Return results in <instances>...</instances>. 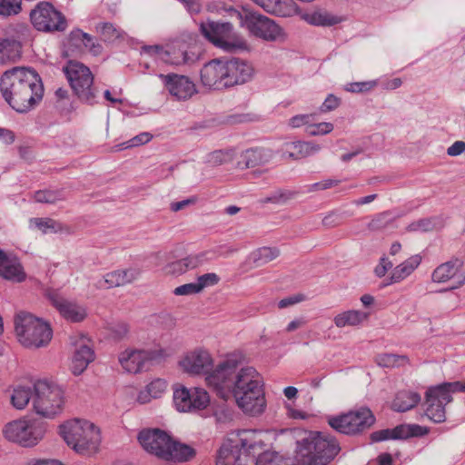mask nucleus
<instances>
[{
  "mask_svg": "<svg viewBox=\"0 0 465 465\" xmlns=\"http://www.w3.org/2000/svg\"><path fill=\"white\" fill-rule=\"evenodd\" d=\"M5 101L17 113H27L43 98L44 86L38 74L25 67L5 72L0 82Z\"/></svg>",
  "mask_w": 465,
  "mask_h": 465,
  "instance_id": "1",
  "label": "nucleus"
},
{
  "mask_svg": "<svg viewBox=\"0 0 465 465\" xmlns=\"http://www.w3.org/2000/svg\"><path fill=\"white\" fill-rule=\"evenodd\" d=\"M138 440L145 451L165 461L183 462L195 454L191 446L173 440L159 429L142 430Z\"/></svg>",
  "mask_w": 465,
  "mask_h": 465,
  "instance_id": "2",
  "label": "nucleus"
},
{
  "mask_svg": "<svg viewBox=\"0 0 465 465\" xmlns=\"http://www.w3.org/2000/svg\"><path fill=\"white\" fill-rule=\"evenodd\" d=\"M59 434L76 453L92 456L99 451L102 437L100 429L84 419H71L59 426Z\"/></svg>",
  "mask_w": 465,
  "mask_h": 465,
  "instance_id": "3",
  "label": "nucleus"
},
{
  "mask_svg": "<svg viewBox=\"0 0 465 465\" xmlns=\"http://www.w3.org/2000/svg\"><path fill=\"white\" fill-rule=\"evenodd\" d=\"M340 450L334 438L323 432H312L300 442L294 465H328Z\"/></svg>",
  "mask_w": 465,
  "mask_h": 465,
  "instance_id": "4",
  "label": "nucleus"
},
{
  "mask_svg": "<svg viewBox=\"0 0 465 465\" xmlns=\"http://www.w3.org/2000/svg\"><path fill=\"white\" fill-rule=\"evenodd\" d=\"M65 405L64 389L55 381L39 379L34 383L33 410L46 419L60 415Z\"/></svg>",
  "mask_w": 465,
  "mask_h": 465,
  "instance_id": "5",
  "label": "nucleus"
},
{
  "mask_svg": "<svg viewBox=\"0 0 465 465\" xmlns=\"http://www.w3.org/2000/svg\"><path fill=\"white\" fill-rule=\"evenodd\" d=\"M15 330L19 342L25 348L45 347L53 337L48 323L25 312L16 314Z\"/></svg>",
  "mask_w": 465,
  "mask_h": 465,
  "instance_id": "6",
  "label": "nucleus"
},
{
  "mask_svg": "<svg viewBox=\"0 0 465 465\" xmlns=\"http://www.w3.org/2000/svg\"><path fill=\"white\" fill-rule=\"evenodd\" d=\"M6 440L24 448L39 444L46 433V424L36 419H17L7 422L3 430Z\"/></svg>",
  "mask_w": 465,
  "mask_h": 465,
  "instance_id": "7",
  "label": "nucleus"
},
{
  "mask_svg": "<svg viewBox=\"0 0 465 465\" xmlns=\"http://www.w3.org/2000/svg\"><path fill=\"white\" fill-rule=\"evenodd\" d=\"M234 15L239 21L240 27L251 35L273 42L282 35V28L273 20L253 10L248 5L234 9Z\"/></svg>",
  "mask_w": 465,
  "mask_h": 465,
  "instance_id": "8",
  "label": "nucleus"
},
{
  "mask_svg": "<svg viewBox=\"0 0 465 465\" xmlns=\"http://www.w3.org/2000/svg\"><path fill=\"white\" fill-rule=\"evenodd\" d=\"M66 79L81 102L94 104L96 102L98 91L94 86V75L84 64L70 60L63 68Z\"/></svg>",
  "mask_w": 465,
  "mask_h": 465,
  "instance_id": "9",
  "label": "nucleus"
},
{
  "mask_svg": "<svg viewBox=\"0 0 465 465\" xmlns=\"http://www.w3.org/2000/svg\"><path fill=\"white\" fill-rule=\"evenodd\" d=\"M465 392V381L443 382L426 391V415L434 422L446 420L445 406L452 401V393Z\"/></svg>",
  "mask_w": 465,
  "mask_h": 465,
  "instance_id": "10",
  "label": "nucleus"
},
{
  "mask_svg": "<svg viewBox=\"0 0 465 465\" xmlns=\"http://www.w3.org/2000/svg\"><path fill=\"white\" fill-rule=\"evenodd\" d=\"M375 416L367 407H361L328 419L329 425L338 432L355 435L370 429L375 423Z\"/></svg>",
  "mask_w": 465,
  "mask_h": 465,
  "instance_id": "11",
  "label": "nucleus"
},
{
  "mask_svg": "<svg viewBox=\"0 0 465 465\" xmlns=\"http://www.w3.org/2000/svg\"><path fill=\"white\" fill-rule=\"evenodd\" d=\"M204 378L205 386L218 398L228 401L232 396V359L220 361Z\"/></svg>",
  "mask_w": 465,
  "mask_h": 465,
  "instance_id": "12",
  "label": "nucleus"
},
{
  "mask_svg": "<svg viewBox=\"0 0 465 465\" xmlns=\"http://www.w3.org/2000/svg\"><path fill=\"white\" fill-rule=\"evenodd\" d=\"M173 401L177 411L194 413L205 410L211 398L208 391L202 387L187 388L178 384L173 387Z\"/></svg>",
  "mask_w": 465,
  "mask_h": 465,
  "instance_id": "13",
  "label": "nucleus"
},
{
  "mask_svg": "<svg viewBox=\"0 0 465 465\" xmlns=\"http://www.w3.org/2000/svg\"><path fill=\"white\" fill-rule=\"evenodd\" d=\"M214 363L215 359L212 351L203 346L187 351L177 362L180 371L190 377H204Z\"/></svg>",
  "mask_w": 465,
  "mask_h": 465,
  "instance_id": "14",
  "label": "nucleus"
},
{
  "mask_svg": "<svg viewBox=\"0 0 465 465\" xmlns=\"http://www.w3.org/2000/svg\"><path fill=\"white\" fill-rule=\"evenodd\" d=\"M30 20L40 32H63L67 27L65 17L48 2L38 3L30 12Z\"/></svg>",
  "mask_w": 465,
  "mask_h": 465,
  "instance_id": "15",
  "label": "nucleus"
},
{
  "mask_svg": "<svg viewBox=\"0 0 465 465\" xmlns=\"http://www.w3.org/2000/svg\"><path fill=\"white\" fill-rule=\"evenodd\" d=\"M231 62L217 58L205 64L201 70V81L203 85L223 89L232 84Z\"/></svg>",
  "mask_w": 465,
  "mask_h": 465,
  "instance_id": "16",
  "label": "nucleus"
},
{
  "mask_svg": "<svg viewBox=\"0 0 465 465\" xmlns=\"http://www.w3.org/2000/svg\"><path fill=\"white\" fill-rule=\"evenodd\" d=\"M200 31L215 47L225 52L232 50V26L230 23L208 19L200 23Z\"/></svg>",
  "mask_w": 465,
  "mask_h": 465,
  "instance_id": "17",
  "label": "nucleus"
},
{
  "mask_svg": "<svg viewBox=\"0 0 465 465\" xmlns=\"http://www.w3.org/2000/svg\"><path fill=\"white\" fill-rule=\"evenodd\" d=\"M70 343L73 347L71 371L74 375H80L94 360V351L91 341L83 334L71 336Z\"/></svg>",
  "mask_w": 465,
  "mask_h": 465,
  "instance_id": "18",
  "label": "nucleus"
},
{
  "mask_svg": "<svg viewBox=\"0 0 465 465\" xmlns=\"http://www.w3.org/2000/svg\"><path fill=\"white\" fill-rule=\"evenodd\" d=\"M234 401L245 415L257 417L262 414L266 408V400L262 386L254 389L234 390Z\"/></svg>",
  "mask_w": 465,
  "mask_h": 465,
  "instance_id": "19",
  "label": "nucleus"
},
{
  "mask_svg": "<svg viewBox=\"0 0 465 465\" xmlns=\"http://www.w3.org/2000/svg\"><path fill=\"white\" fill-rule=\"evenodd\" d=\"M141 55L143 59H153L155 62H162L170 64H182L188 63L187 54L180 49L167 45H143L141 48Z\"/></svg>",
  "mask_w": 465,
  "mask_h": 465,
  "instance_id": "20",
  "label": "nucleus"
},
{
  "mask_svg": "<svg viewBox=\"0 0 465 465\" xmlns=\"http://www.w3.org/2000/svg\"><path fill=\"white\" fill-rule=\"evenodd\" d=\"M52 305L68 322H81L87 317L86 308L78 302L68 300L55 292L47 294Z\"/></svg>",
  "mask_w": 465,
  "mask_h": 465,
  "instance_id": "21",
  "label": "nucleus"
},
{
  "mask_svg": "<svg viewBox=\"0 0 465 465\" xmlns=\"http://www.w3.org/2000/svg\"><path fill=\"white\" fill-rule=\"evenodd\" d=\"M169 94L177 100H187L195 93V84L184 75L175 74H159Z\"/></svg>",
  "mask_w": 465,
  "mask_h": 465,
  "instance_id": "22",
  "label": "nucleus"
},
{
  "mask_svg": "<svg viewBox=\"0 0 465 465\" xmlns=\"http://www.w3.org/2000/svg\"><path fill=\"white\" fill-rule=\"evenodd\" d=\"M462 268L463 262L460 259H451L436 267L431 274V280L434 282L442 283L456 278L457 284L451 289L461 287L465 284V271H462Z\"/></svg>",
  "mask_w": 465,
  "mask_h": 465,
  "instance_id": "23",
  "label": "nucleus"
},
{
  "mask_svg": "<svg viewBox=\"0 0 465 465\" xmlns=\"http://www.w3.org/2000/svg\"><path fill=\"white\" fill-rule=\"evenodd\" d=\"M139 276L140 271L138 269L129 268L125 270H116L106 273L98 281L97 286L106 289L124 286L137 280Z\"/></svg>",
  "mask_w": 465,
  "mask_h": 465,
  "instance_id": "24",
  "label": "nucleus"
},
{
  "mask_svg": "<svg viewBox=\"0 0 465 465\" xmlns=\"http://www.w3.org/2000/svg\"><path fill=\"white\" fill-rule=\"evenodd\" d=\"M0 276L5 280L22 282L25 280L26 274L15 257L7 255L0 249Z\"/></svg>",
  "mask_w": 465,
  "mask_h": 465,
  "instance_id": "25",
  "label": "nucleus"
},
{
  "mask_svg": "<svg viewBox=\"0 0 465 465\" xmlns=\"http://www.w3.org/2000/svg\"><path fill=\"white\" fill-rule=\"evenodd\" d=\"M280 255V250L276 247L263 246L252 252L242 265V272H248L267 264Z\"/></svg>",
  "mask_w": 465,
  "mask_h": 465,
  "instance_id": "26",
  "label": "nucleus"
},
{
  "mask_svg": "<svg viewBox=\"0 0 465 465\" xmlns=\"http://www.w3.org/2000/svg\"><path fill=\"white\" fill-rule=\"evenodd\" d=\"M143 350L126 349L119 354L122 368L130 373L141 371L146 365Z\"/></svg>",
  "mask_w": 465,
  "mask_h": 465,
  "instance_id": "27",
  "label": "nucleus"
},
{
  "mask_svg": "<svg viewBox=\"0 0 465 465\" xmlns=\"http://www.w3.org/2000/svg\"><path fill=\"white\" fill-rule=\"evenodd\" d=\"M262 386L258 371L252 366L241 367L234 375V390L245 391Z\"/></svg>",
  "mask_w": 465,
  "mask_h": 465,
  "instance_id": "28",
  "label": "nucleus"
},
{
  "mask_svg": "<svg viewBox=\"0 0 465 465\" xmlns=\"http://www.w3.org/2000/svg\"><path fill=\"white\" fill-rule=\"evenodd\" d=\"M270 157L271 154L267 150L262 148L248 149L239 156L237 168L244 169L259 166L269 162Z\"/></svg>",
  "mask_w": 465,
  "mask_h": 465,
  "instance_id": "29",
  "label": "nucleus"
},
{
  "mask_svg": "<svg viewBox=\"0 0 465 465\" xmlns=\"http://www.w3.org/2000/svg\"><path fill=\"white\" fill-rule=\"evenodd\" d=\"M421 256L415 254L394 267L390 276V283L401 282L410 276L420 264Z\"/></svg>",
  "mask_w": 465,
  "mask_h": 465,
  "instance_id": "30",
  "label": "nucleus"
},
{
  "mask_svg": "<svg viewBox=\"0 0 465 465\" xmlns=\"http://www.w3.org/2000/svg\"><path fill=\"white\" fill-rule=\"evenodd\" d=\"M369 317V312L359 310H348L337 314L333 322L338 328L357 327L367 321Z\"/></svg>",
  "mask_w": 465,
  "mask_h": 465,
  "instance_id": "31",
  "label": "nucleus"
},
{
  "mask_svg": "<svg viewBox=\"0 0 465 465\" xmlns=\"http://www.w3.org/2000/svg\"><path fill=\"white\" fill-rule=\"evenodd\" d=\"M203 254L190 255L181 260L169 262L163 267L165 274H182L189 269L199 266L203 262Z\"/></svg>",
  "mask_w": 465,
  "mask_h": 465,
  "instance_id": "32",
  "label": "nucleus"
},
{
  "mask_svg": "<svg viewBox=\"0 0 465 465\" xmlns=\"http://www.w3.org/2000/svg\"><path fill=\"white\" fill-rule=\"evenodd\" d=\"M167 386L168 383L164 379L156 378L138 393L137 401L144 404L149 402L152 399H158L166 391Z\"/></svg>",
  "mask_w": 465,
  "mask_h": 465,
  "instance_id": "33",
  "label": "nucleus"
},
{
  "mask_svg": "<svg viewBox=\"0 0 465 465\" xmlns=\"http://www.w3.org/2000/svg\"><path fill=\"white\" fill-rule=\"evenodd\" d=\"M285 147L284 155L292 159L305 158L319 152L321 149L318 144L301 141L286 143Z\"/></svg>",
  "mask_w": 465,
  "mask_h": 465,
  "instance_id": "34",
  "label": "nucleus"
},
{
  "mask_svg": "<svg viewBox=\"0 0 465 465\" xmlns=\"http://www.w3.org/2000/svg\"><path fill=\"white\" fill-rule=\"evenodd\" d=\"M420 401L419 393L410 391H399L391 404L393 411L404 412L414 408Z\"/></svg>",
  "mask_w": 465,
  "mask_h": 465,
  "instance_id": "35",
  "label": "nucleus"
},
{
  "mask_svg": "<svg viewBox=\"0 0 465 465\" xmlns=\"http://www.w3.org/2000/svg\"><path fill=\"white\" fill-rule=\"evenodd\" d=\"M30 228L39 230L42 233H57L61 232H68V227L62 224L58 221L52 218H31L29 220Z\"/></svg>",
  "mask_w": 465,
  "mask_h": 465,
  "instance_id": "36",
  "label": "nucleus"
},
{
  "mask_svg": "<svg viewBox=\"0 0 465 465\" xmlns=\"http://www.w3.org/2000/svg\"><path fill=\"white\" fill-rule=\"evenodd\" d=\"M254 75L255 69L251 62L234 57V85L249 83Z\"/></svg>",
  "mask_w": 465,
  "mask_h": 465,
  "instance_id": "37",
  "label": "nucleus"
},
{
  "mask_svg": "<svg viewBox=\"0 0 465 465\" xmlns=\"http://www.w3.org/2000/svg\"><path fill=\"white\" fill-rule=\"evenodd\" d=\"M34 387L25 385L15 386L11 393V404L16 410H24L30 401L33 402Z\"/></svg>",
  "mask_w": 465,
  "mask_h": 465,
  "instance_id": "38",
  "label": "nucleus"
},
{
  "mask_svg": "<svg viewBox=\"0 0 465 465\" xmlns=\"http://www.w3.org/2000/svg\"><path fill=\"white\" fill-rule=\"evenodd\" d=\"M301 17L308 24L315 26H331L340 23L341 19L326 11H315L302 14Z\"/></svg>",
  "mask_w": 465,
  "mask_h": 465,
  "instance_id": "39",
  "label": "nucleus"
},
{
  "mask_svg": "<svg viewBox=\"0 0 465 465\" xmlns=\"http://www.w3.org/2000/svg\"><path fill=\"white\" fill-rule=\"evenodd\" d=\"M375 362L383 368H395L408 364L409 358L406 355L381 353L375 357Z\"/></svg>",
  "mask_w": 465,
  "mask_h": 465,
  "instance_id": "40",
  "label": "nucleus"
},
{
  "mask_svg": "<svg viewBox=\"0 0 465 465\" xmlns=\"http://www.w3.org/2000/svg\"><path fill=\"white\" fill-rule=\"evenodd\" d=\"M394 223L395 217L391 212H382L373 216L368 223V229L371 231H382L394 227Z\"/></svg>",
  "mask_w": 465,
  "mask_h": 465,
  "instance_id": "41",
  "label": "nucleus"
},
{
  "mask_svg": "<svg viewBox=\"0 0 465 465\" xmlns=\"http://www.w3.org/2000/svg\"><path fill=\"white\" fill-rule=\"evenodd\" d=\"M71 38L74 40H82L83 47L94 55L99 54L102 51V45L96 43L92 35L80 29L73 30L71 32Z\"/></svg>",
  "mask_w": 465,
  "mask_h": 465,
  "instance_id": "42",
  "label": "nucleus"
},
{
  "mask_svg": "<svg viewBox=\"0 0 465 465\" xmlns=\"http://www.w3.org/2000/svg\"><path fill=\"white\" fill-rule=\"evenodd\" d=\"M36 203L54 204L65 199L61 190H39L34 193Z\"/></svg>",
  "mask_w": 465,
  "mask_h": 465,
  "instance_id": "43",
  "label": "nucleus"
},
{
  "mask_svg": "<svg viewBox=\"0 0 465 465\" xmlns=\"http://www.w3.org/2000/svg\"><path fill=\"white\" fill-rule=\"evenodd\" d=\"M216 465H232V440L224 439L216 453Z\"/></svg>",
  "mask_w": 465,
  "mask_h": 465,
  "instance_id": "44",
  "label": "nucleus"
},
{
  "mask_svg": "<svg viewBox=\"0 0 465 465\" xmlns=\"http://www.w3.org/2000/svg\"><path fill=\"white\" fill-rule=\"evenodd\" d=\"M5 49L2 51L4 61L1 64L15 62L21 56V44L15 40L5 39Z\"/></svg>",
  "mask_w": 465,
  "mask_h": 465,
  "instance_id": "45",
  "label": "nucleus"
},
{
  "mask_svg": "<svg viewBox=\"0 0 465 465\" xmlns=\"http://www.w3.org/2000/svg\"><path fill=\"white\" fill-rule=\"evenodd\" d=\"M255 432L252 430H241L237 432L238 441L241 450L247 453H254V450L258 446V442L254 440Z\"/></svg>",
  "mask_w": 465,
  "mask_h": 465,
  "instance_id": "46",
  "label": "nucleus"
},
{
  "mask_svg": "<svg viewBox=\"0 0 465 465\" xmlns=\"http://www.w3.org/2000/svg\"><path fill=\"white\" fill-rule=\"evenodd\" d=\"M400 425L393 429H384L372 432L371 434V440L373 442H380L387 440H401Z\"/></svg>",
  "mask_w": 465,
  "mask_h": 465,
  "instance_id": "47",
  "label": "nucleus"
},
{
  "mask_svg": "<svg viewBox=\"0 0 465 465\" xmlns=\"http://www.w3.org/2000/svg\"><path fill=\"white\" fill-rule=\"evenodd\" d=\"M96 31L104 41H114L122 36V30L111 23H101L97 25Z\"/></svg>",
  "mask_w": 465,
  "mask_h": 465,
  "instance_id": "48",
  "label": "nucleus"
},
{
  "mask_svg": "<svg viewBox=\"0 0 465 465\" xmlns=\"http://www.w3.org/2000/svg\"><path fill=\"white\" fill-rule=\"evenodd\" d=\"M153 138V135L150 133L144 132L141 133L138 135L133 137L132 139L115 145L113 150L114 152H119L124 149L132 148L139 145L145 144L149 143Z\"/></svg>",
  "mask_w": 465,
  "mask_h": 465,
  "instance_id": "49",
  "label": "nucleus"
},
{
  "mask_svg": "<svg viewBox=\"0 0 465 465\" xmlns=\"http://www.w3.org/2000/svg\"><path fill=\"white\" fill-rule=\"evenodd\" d=\"M22 0H0V15L8 17L20 13Z\"/></svg>",
  "mask_w": 465,
  "mask_h": 465,
  "instance_id": "50",
  "label": "nucleus"
},
{
  "mask_svg": "<svg viewBox=\"0 0 465 465\" xmlns=\"http://www.w3.org/2000/svg\"><path fill=\"white\" fill-rule=\"evenodd\" d=\"M143 353L145 363H159L170 355L168 351L163 348L143 350Z\"/></svg>",
  "mask_w": 465,
  "mask_h": 465,
  "instance_id": "51",
  "label": "nucleus"
},
{
  "mask_svg": "<svg viewBox=\"0 0 465 465\" xmlns=\"http://www.w3.org/2000/svg\"><path fill=\"white\" fill-rule=\"evenodd\" d=\"M435 227V222L432 218H423L410 223L406 230L408 232H430Z\"/></svg>",
  "mask_w": 465,
  "mask_h": 465,
  "instance_id": "52",
  "label": "nucleus"
},
{
  "mask_svg": "<svg viewBox=\"0 0 465 465\" xmlns=\"http://www.w3.org/2000/svg\"><path fill=\"white\" fill-rule=\"evenodd\" d=\"M400 428L401 429V433L402 434L401 440L408 439L410 437L423 436L428 433V430L425 427L417 424H401Z\"/></svg>",
  "mask_w": 465,
  "mask_h": 465,
  "instance_id": "53",
  "label": "nucleus"
},
{
  "mask_svg": "<svg viewBox=\"0 0 465 465\" xmlns=\"http://www.w3.org/2000/svg\"><path fill=\"white\" fill-rule=\"evenodd\" d=\"M220 281L219 276L214 272L203 274L197 278L195 282L200 292L205 288L214 286Z\"/></svg>",
  "mask_w": 465,
  "mask_h": 465,
  "instance_id": "54",
  "label": "nucleus"
},
{
  "mask_svg": "<svg viewBox=\"0 0 465 465\" xmlns=\"http://www.w3.org/2000/svg\"><path fill=\"white\" fill-rule=\"evenodd\" d=\"M281 456L273 451H264L258 455L255 465H280Z\"/></svg>",
  "mask_w": 465,
  "mask_h": 465,
  "instance_id": "55",
  "label": "nucleus"
},
{
  "mask_svg": "<svg viewBox=\"0 0 465 465\" xmlns=\"http://www.w3.org/2000/svg\"><path fill=\"white\" fill-rule=\"evenodd\" d=\"M376 84L375 81L349 83L346 84L345 90L351 93H365L371 91Z\"/></svg>",
  "mask_w": 465,
  "mask_h": 465,
  "instance_id": "56",
  "label": "nucleus"
},
{
  "mask_svg": "<svg viewBox=\"0 0 465 465\" xmlns=\"http://www.w3.org/2000/svg\"><path fill=\"white\" fill-rule=\"evenodd\" d=\"M332 130H333V124L331 123L323 122V123H320L317 124H310L307 127L306 132L310 135L315 136V135L327 134L331 133Z\"/></svg>",
  "mask_w": 465,
  "mask_h": 465,
  "instance_id": "57",
  "label": "nucleus"
},
{
  "mask_svg": "<svg viewBox=\"0 0 465 465\" xmlns=\"http://www.w3.org/2000/svg\"><path fill=\"white\" fill-rule=\"evenodd\" d=\"M313 114H297L289 120V125L292 128H298L309 124L313 121Z\"/></svg>",
  "mask_w": 465,
  "mask_h": 465,
  "instance_id": "58",
  "label": "nucleus"
},
{
  "mask_svg": "<svg viewBox=\"0 0 465 465\" xmlns=\"http://www.w3.org/2000/svg\"><path fill=\"white\" fill-rule=\"evenodd\" d=\"M200 291L197 287L196 282H190L180 285L173 290V293L177 296L192 295L199 293Z\"/></svg>",
  "mask_w": 465,
  "mask_h": 465,
  "instance_id": "59",
  "label": "nucleus"
},
{
  "mask_svg": "<svg viewBox=\"0 0 465 465\" xmlns=\"http://www.w3.org/2000/svg\"><path fill=\"white\" fill-rule=\"evenodd\" d=\"M341 183L340 180L337 179H326L322 182L314 183L308 186V192H313V191H322L329 188H331L333 186L338 185Z\"/></svg>",
  "mask_w": 465,
  "mask_h": 465,
  "instance_id": "60",
  "label": "nucleus"
},
{
  "mask_svg": "<svg viewBox=\"0 0 465 465\" xmlns=\"http://www.w3.org/2000/svg\"><path fill=\"white\" fill-rule=\"evenodd\" d=\"M392 266V262L387 257L383 256L380 259L378 265L375 267L374 273L377 277L382 278Z\"/></svg>",
  "mask_w": 465,
  "mask_h": 465,
  "instance_id": "61",
  "label": "nucleus"
},
{
  "mask_svg": "<svg viewBox=\"0 0 465 465\" xmlns=\"http://www.w3.org/2000/svg\"><path fill=\"white\" fill-rule=\"evenodd\" d=\"M112 335L116 340H122L129 332V326L124 322H118L111 328Z\"/></svg>",
  "mask_w": 465,
  "mask_h": 465,
  "instance_id": "62",
  "label": "nucleus"
},
{
  "mask_svg": "<svg viewBox=\"0 0 465 465\" xmlns=\"http://www.w3.org/2000/svg\"><path fill=\"white\" fill-rule=\"evenodd\" d=\"M341 104L338 97L333 94H329L321 106V111L323 113L336 109Z\"/></svg>",
  "mask_w": 465,
  "mask_h": 465,
  "instance_id": "63",
  "label": "nucleus"
},
{
  "mask_svg": "<svg viewBox=\"0 0 465 465\" xmlns=\"http://www.w3.org/2000/svg\"><path fill=\"white\" fill-rule=\"evenodd\" d=\"M229 157V153L222 150L214 151L208 155V163L213 164H221L226 161Z\"/></svg>",
  "mask_w": 465,
  "mask_h": 465,
  "instance_id": "64",
  "label": "nucleus"
}]
</instances>
